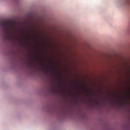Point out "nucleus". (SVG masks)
Wrapping results in <instances>:
<instances>
[{"label":"nucleus","mask_w":130,"mask_h":130,"mask_svg":"<svg viewBox=\"0 0 130 130\" xmlns=\"http://www.w3.org/2000/svg\"><path fill=\"white\" fill-rule=\"evenodd\" d=\"M1 25L3 27V32L6 35H8L11 31V30L8 27V23L6 22H2L1 23Z\"/></svg>","instance_id":"obj_1"},{"label":"nucleus","mask_w":130,"mask_h":130,"mask_svg":"<svg viewBox=\"0 0 130 130\" xmlns=\"http://www.w3.org/2000/svg\"><path fill=\"white\" fill-rule=\"evenodd\" d=\"M58 80H59V79H58Z\"/></svg>","instance_id":"obj_2"}]
</instances>
